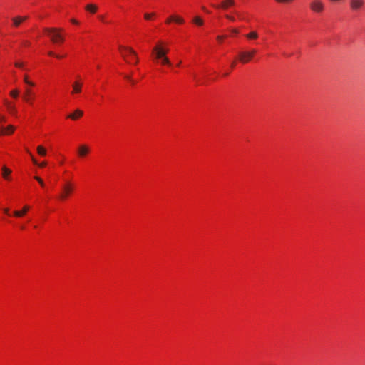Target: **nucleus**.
I'll use <instances>...</instances> for the list:
<instances>
[{"label":"nucleus","mask_w":365,"mask_h":365,"mask_svg":"<svg viewBox=\"0 0 365 365\" xmlns=\"http://www.w3.org/2000/svg\"><path fill=\"white\" fill-rule=\"evenodd\" d=\"M27 19H28V16H15V17L12 18L13 26H15V27H18V26H19V25L23 21H24Z\"/></svg>","instance_id":"9d476101"},{"label":"nucleus","mask_w":365,"mask_h":365,"mask_svg":"<svg viewBox=\"0 0 365 365\" xmlns=\"http://www.w3.org/2000/svg\"><path fill=\"white\" fill-rule=\"evenodd\" d=\"M11 96L14 98H17L19 96V91L17 89L13 90L10 93Z\"/></svg>","instance_id":"bb28decb"},{"label":"nucleus","mask_w":365,"mask_h":365,"mask_svg":"<svg viewBox=\"0 0 365 365\" xmlns=\"http://www.w3.org/2000/svg\"><path fill=\"white\" fill-rule=\"evenodd\" d=\"M37 152L40 155L42 156H45L46 155V149L41 145L37 147Z\"/></svg>","instance_id":"aec40b11"},{"label":"nucleus","mask_w":365,"mask_h":365,"mask_svg":"<svg viewBox=\"0 0 365 365\" xmlns=\"http://www.w3.org/2000/svg\"><path fill=\"white\" fill-rule=\"evenodd\" d=\"M364 4V0H350V8L355 11L360 10Z\"/></svg>","instance_id":"423d86ee"},{"label":"nucleus","mask_w":365,"mask_h":365,"mask_svg":"<svg viewBox=\"0 0 365 365\" xmlns=\"http://www.w3.org/2000/svg\"><path fill=\"white\" fill-rule=\"evenodd\" d=\"M120 49L121 50L122 56L124 58L126 56L125 52H128L131 56L135 57V63L138 62L137 53L133 48L125 46H120Z\"/></svg>","instance_id":"0eeeda50"},{"label":"nucleus","mask_w":365,"mask_h":365,"mask_svg":"<svg viewBox=\"0 0 365 365\" xmlns=\"http://www.w3.org/2000/svg\"><path fill=\"white\" fill-rule=\"evenodd\" d=\"M30 207L29 205L24 206L21 210H16L14 212V215L17 217H21L24 216L29 210Z\"/></svg>","instance_id":"ddd939ff"},{"label":"nucleus","mask_w":365,"mask_h":365,"mask_svg":"<svg viewBox=\"0 0 365 365\" xmlns=\"http://www.w3.org/2000/svg\"><path fill=\"white\" fill-rule=\"evenodd\" d=\"M73 185L71 182H67L66 185L63 187V191L61 194L60 195V198L61 200H65L68 197V196L73 192Z\"/></svg>","instance_id":"20e7f679"},{"label":"nucleus","mask_w":365,"mask_h":365,"mask_svg":"<svg viewBox=\"0 0 365 365\" xmlns=\"http://www.w3.org/2000/svg\"><path fill=\"white\" fill-rule=\"evenodd\" d=\"M6 117L3 115H0V123H3L6 122Z\"/></svg>","instance_id":"7c9ffc66"},{"label":"nucleus","mask_w":365,"mask_h":365,"mask_svg":"<svg viewBox=\"0 0 365 365\" xmlns=\"http://www.w3.org/2000/svg\"><path fill=\"white\" fill-rule=\"evenodd\" d=\"M7 107H8V109L11 112V114H15L16 113V108L14 105H11V103H6Z\"/></svg>","instance_id":"412c9836"},{"label":"nucleus","mask_w":365,"mask_h":365,"mask_svg":"<svg viewBox=\"0 0 365 365\" xmlns=\"http://www.w3.org/2000/svg\"><path fill=\"white\" fill-rule=\"evenodd\" d=\"M226 17H227L228 19H230V20H231V21H235V18H234V17H232V16H229V15H227V16H226Z\"/></svg>","instance_id":"f704fd0d"},{"label":"nucleus","mask_w":365,"mask_h":365,"mask_svg":"<svg viewBox=\"0 0 365 365\" xmlns=\"http://www.w3.org/2000/svg\"><path fill=\"white\" fill-rule=\"evenodd\" d=\"M29 154L31 155V158H32V161H33V163L34 164L38 165L41 168H43V167H45L46 165V162H42L41 163L38 164L36 160L32 156V155L30 153H29Z\"/></svg>","instance_id":"b1692460"},{"label":"nucleus","mask_w":365,"mask_h":365,"mask_svg":"<svg viewBox=\"0 0 365 365\" xmlns=\"http://www.w3.org/2000/svg\"><path fill=\"white\" fill-rule=\"evenodd\" d=\"M86 9L91 11V13H95L97 11V6L93 4H88L86 6Z\"/></svg>","instance_id":"a211bd4d"},{"label":"nucleus","mask_w":365,"mask_h":365,"mask_svg":"<svg viewBox=\"0 0 365 365\" xmlns=\"http://www.w3.org/2000/svg\"><path fill=\"white\" fill-rule=\"evenodd\" d=\"M78 155L81 157H84L89 153V148L86 145H81L78 148Z\"/></svg>","instance_id":"f8f14e48"},{"label":"nucleus","mask_w":365,"mask_h":365,"mask_svg":"<svg viewBox=\"0 0 365 365\" xmlns=\"http://www.w3.org/2000/svg\"><path fill=\"white\" fill-rule=\"evenodd\" d=\"M83 83L79 81H76L72 84L73 90L71 91L72 94L79 93L81 91Z\"/></svg>","instance_id":"6e6552de"},{"label":"nucleus","mask_w":365,"mask_h":365,"mask_svg":"<svg viewBox=\"0 0 365 365\" xmlns=\"http://www.w3.org/2000/svg\"><path fill=\"white\" fill-rule=\"evenodd\" d=\"M181 63V61H180L179 63H178V66H180Z\"/></svg>","instance_id":"a18cd8bd"},{"label":"nucleus","mask_w":365,"mask_h":365,"mask_svg":"<svg viewBox=\"0 0 365 365\" xmlns=\"http://www.w3.org/2000/svg\"><path fill=\"white\" fill-rule=\"evenodd\" d=\"M125 78L129 81H130L132 78L130 76H125Z\"/></svg>","instance_id":"ea45409f"},{"label":"nucleus","mask_w":365,"mask_h":365,"mask_svg":"<svg viewBox=\"0 0 365 365\" xmlns=\"http://www.w3.org/2000/svg\"><path fill=\"white\" fill-rule=\"evenodd\" d=\"M193 22L199 26H202L203 24V21L202 19L199 17V16H196L193 19Z\"/></svg>","instance_id":"5701e85b"},{"label":"nucleus","mask_w":365,"mask_h":365,"mask_svg":"<svg viewBox=\"0 0 365 365\" xmlns=\"http://www.w3.org/2000/svg\"><path fill=\"white\" fill-rule=\"evenodd\" d=\"M277 2L279 3H289L292 2L293 0H275Z\"/></svg>","instance_id":"2f4dec72"},{"label":"nucleus","mask_w":365,"mask_h":365,"mask_svg":"<svg viewBox=\"0 0 365 365\" xmlns=\"http://www.w3.org/2000/svg\"><path fill=\"white\" fill-rule=\"evenodd\" d=\"M172 21H173V15L169 16L168 18H167L166 21H165V23L169 24H170Z\"/></svg>","instance_id":"c756f323"},{"label":"nucleus","mask_w":365,"mask_h":365,"mask_svg":"<svg viewBox=\"0 0 365 365\" xmlns=\"http://www.w3.org/2000/svg\"><path fill=\"white\" fill-rule=\"evenodd\" d=\"M153 53L155 56V58L157 60H160V58L165 56L163 51L162 43H159L153 48Z\"/></svg>","instance_id":"39448f33"},{"label":"nucleus","mask_w":365,"mask_h":365,"mask_svg":"<svg viewBox=\"0 0 365 365\" xmlns=\"http://www.w3.org/2000/svg\"><path fill=\"white\" fill-rule=\"evenodd\" d=\"M15 66H16L18 68H22L23 67V63H19V62H16V63H15Z\"/></svg>","instance_id":"72a5a7b5"},{"label":"nucleus","mask_w":365,"mask_h":365,"mask_svg":"<svg viewBox=\"0 0 365 365\" xmlns=\"http://www.w3.org/2000/svg\"><path fill=\"white\" fill-rule=\"evenodd\" d=\"M225 38V37H224V36H217V39H218L219 41L222 40V38Z\"/></svg>","instance_id":"58836bf2"},{"label":"nucleus","mask_w":365,"mask_h":365,"mask_svg":"<svg viewBox=\"0 0 365 365\" xmlns=\"http://www.w3.org/2000/svg\"><path fill=\"white\" fill-rule=\"evenodd\" d=\"M99 19H100L101 20H102V21L103 20V16H99Z\"/></svg>","instance_id":"c03bdc74"},{"label":"nucleus","mask_w":365,"mask_h":365,"mask_svg":"<svg viewBox=\"0 0 365 365\" xmlns=\"http://www.w3.org/2000/svg\"><path fill=\"white\" fill-rule=\"evenodd\" d=\"M256 52L257 51L255 49L240 52L239 53V59L242 63H246L253 58Z\"/></svg>","instance_id":"f03ea898"},{"label":"nucleus","mask_w":365,"mask_h":365,"mask_svg":"<svg viewBox=\"0 0 365 365\" xmlns=\"http://www.w3.org/2000/svg\"><path fill=\"white\" fill-rule=\"evenodd\" d=\"M163 53H164L165 56H166V55H167V53H168V51H169V50H168V48H165V47H164V46H163Z\"/></svg>","instance_id":"473e14b6"},{"label":"nucleus","mask_w":365,"mask_h":365,"mask_svg":"<svg viewBox=\"0 0 365 365\" xmlns=\"http://www.w3.org/2000/svg\"><path fill=\"white\" fill-rule=\"evenodd\" d=\"M310 9L316 13H321L324 9V4L321 0H313L310 3Z\"/></svg>","instance_id":"7ed1b4c3"},{"label":"nucleus","mask_w":365,"mask_h":365,"mask_svg":"<svg viewBox=\"0 0 365 365\" xmlns=\"http://www.w3.org/2000/svg\"><path fill=\"white\" fill-rule=\"evenodd\" d=\"M31 96H32V91L30 88H25V91H24V95H23V98L25 101L26 102H31Z\"/></svg>","instance_id":"4468645a"},{"label":"nucleus","mask_w":365,"mask_h":365,"mask_svg":"<svg viewBox=\"0 0 365 365\" xmlns=\"http://www.w3.org/2000/svg\"><path fill=\"white\" fill-rule=\"evenodd\" d=\"M83 115V112L79 109H76L73 113L68 115V118L72 119L73 120H76L78 118L82 117Z\"/></svg>","instance_id":"9b49d317"},{"label":"nucleus","mask_w":365,"mask_h":365,"mask_svg":"<svg viewBox=\"0 0 365 365\" xmlns=\"http://www.w3.org/2000/svg\"><path fill=\"white\" fill-rule=\"evenodd\" d=\"M44 31L50 36L53 43L63 42L64 41L63 36L59 33L61 29L57 28H45Z\"/></svg>","instance_id":"f257e3e1"},{"label":"nucleus","mask_w":365,"mask_h":365,"mask_svg":"<svg viewBox=\"0 0 365 365\" xmlns=\"http://www.w3.org/2000/svg\"><path fill=\"white\" fill-rule=\"evenodd\" d=\"M4 212L7 214V215H9V210L8 208H5L4 209Z\"/></svg>","instance_id":"c9c22d12"},{"label":"nucleus","mask_w":365,"mask_h":365,"mask_svg":"<svg viewBox=\"0 0 365 365\" xmlns=\"http://www.w3.org/2000/svg\"><path fill=\"white\" fill-rule=\"evenodd\" d=\"M48 55L49 56H56V58H63V56H59V55H56L52 51H49L48 52Z\"/></svg>","instance_id":"c85d7f7f"},{"label":"nucleus","mask_w":365,"mask_h":365,"mask_svg":"<svg viewBox=\"0 0 365 365\" xmlns=\"http://www.w3.org/2000/svg\"><path fill=\"white\" fill-rule=\"evenodd\" d=\"M173 22L177 24H183L185 22L184 19L180 16L173 15Z\"/></svg>","instance_id":"f3484780"},{"label":"nucleus","mask_w":365,"mask_h":365,"mask_svg":"<svg viewBox=\"0 0 365 365\" xmlns=\"http://www.w3.org/2000/svg\"><path fill=\"white\" fill-rule=\"evenodd\" d=\"M160 61L161 63L163 65H168V66L171 65V63H170L169 58L167 57V56L160 58Z\"/></svg>","instance_id":"4be33fe9"},{"label":"nucleus","mask_w":365,"mask_h":365,"mask_svg":"<svg viewBox=\"0 0 365 365\" xmlns=\"http://www.w3.org/2000/svg\"><path fill=\"white\" fill-rule=\"evenodd\" d=\"M202 9L205 10L206 12H208V11L205 7H202Z\"/></svg>","instance_id":"37998d69"},{"label":"nucleus","mask_w":365,"mask_h":365,"mask_svg":"<svg viewBox=\"0 0 365 365\" xmlns=\"http://www.w3.org/2000/svg\"><path fill=\"white\" fill-rule=\"evenodd\" d=\"M14 130L15 128L11 125H9L5 128L2 127L0 129V135H10L14 133Z\"/></svg>","instance_id":"1a4fd4ad"},{"label":"nucleus","mask_w":365,"mask_h":365,"mask_svg":"<svg viewBox=\"0 0 365 365\" xmlns=\"http://www.w3.org/2000/svg\"><path fill=\"white\" fill-rule=\"evenodd\" d=\"M24 81L29 86H34V83L32 81L29 80V77L26 75H25L24 76Z\"/></svg>","instance_id":"393cba45"},{"label":"nucleus","mask_w":365,"mask_h":365,"mask_svg":"<svg viewBox=\"0 0 365 365\" xmlns=\"http://www.w3.org/2000/svg\"><path fill=\"white\" fill-rule=\"evenodd\" d=\"M232 32L233 34H238V30H237V29H233L232 30Z\"/></svg>","instance_id":"e433bc0d"},{"label":"nucleus","mask_w":365,"mask_h":365,"mask_svg":"<svg viewBox=\"0 0 365 365\" xmlns=\"http://www.w3.org/2000/svg\"><path fill=\"white\" fill-rule=\"evenodd\" d=\"M246 37L249 39H256L258 38V34L256 31H252L246 35Z\"/></svg>","instance_id":"6ab92c4d"},{"label":"nucleus","mask_w":365,"mask_h":365,"mask_svg":"<svg viewBox=\"0 0 365 365\" xmlns=\"http://www.w3.org/2000/svg\"><path fill=\"white\" fill-rule=\"evenodd\" d=\"M34 178L39 182V184L41 185V187H43L45 186V184L41 178H39L38 176H35Z\"/></svg>","instance_id":"cd10ccee"},{"label":"nucleus","mask_w":365,"mask_h":365,"mask_svg":"<svg viewBox=\"0 0 365 365\" xmlns=\"http://www.w3.org/2000/svg\"><path fill=\"white\" fill-rule=\"evenodd\" d=\"M155 16V13H145L144 14V18L146 19V20H150L152 16Z\"/></svg>","instance_id":"a878e982"},{"label":"nucleus","mask_w":365,"mask_h":365,"mask_svg":"<svg viewBox=\"0 0 365 365\" xmlns=\"http://www.w3.org/2000/svg\"><path fill=\"white\" fill-rule=\"evenodd\" d=\"M234 0H224L221 4V7L226 9L234 4Z\"/></svg>","instance_id":"2eb2a0df"},{"label":"nucleus","mask_w":365,"mask_h":365,"mask_svg":"<svg viewBox=\"0 0 365 365\" xmlns=\"http://www.w3.org/2000/svg\"><path fill=\"white\" fill-rule=\"evenodd\" d=\"M11 173V170L6 167L4 166L2 168V175L4 178L8 179L9 174Z\"/></svg>","instance_id":"dca6fc26"},{"label":"nucleus","mask_w":365,"mask_h":365,"mask_svg":"<svg viewBox=\"0 0 365 365\" xmlns=\"http://www.w3.org/2000/svg\"><path fill=\"white\" fill-rule=\"evenodd\" d=\"M130 81L133 84H134V83H135V81H134L133 79H131Z\"/></svg>","instance_id":"79ce46f5"},{"label":"nucleus","mask_w":365,"mask_h":365,"mask_svg":"<svg viewBox=\"0 0 365 365\" xmlns=\"http://www.w3.org/2000/svg\"><path fill=\"white\" fill-rule=\"evenodd\" d=\"M71 22H72L73 24H78V21H76V19H71Z\"/></svg>","instance_id":"4c0bfd02"},{"label":"nucleus","mask_w":365,"mask_h":365,"mask_svg":"<svg viewBox=\"0 0 365 365\" xmlns=\"http://www.w3.org/2000/svg\"><path fill=\"white\" fill-rule=\"evenodd\" d=\"M235 64H236L235 61H233V62L232 63V64H231V67H232V68H234V67L235 66Z\"/></svg>","instance_id":"a19ab883"}]
</instances>
